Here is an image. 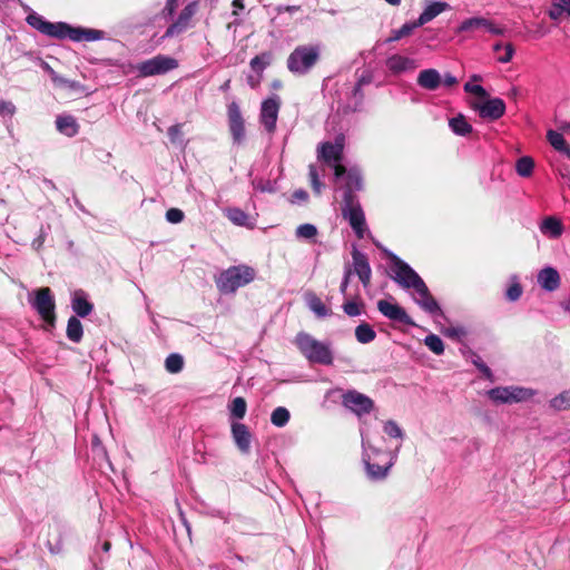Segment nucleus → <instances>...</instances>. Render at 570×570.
<instances>
[{
    "label": "nucleus",
    "mask_w": 570,
    "mask_h": 570,
    "mask_svg": "<svg viewBox=\"0 0 570 570\" xmlns=\"http://www.w3.org/2000/svg\"><path fill=\"white\" fill-rule=\"evenodd\" d=\"M27 22L42 35L57 39L68 38L72 41H96L104 37V31L101 30L71 27L66 22H50L37 13L29 14Z\"/></svg>",
    "instance_id": "obj_1"
},
{
    "label": "nucleus",
    "mask_w": 570,
    "mask_h": 570,
    "mask_svg": "<svg viewBox=\"0 0 570 570\" xmlns=\"http://www.w3.org/2000/svg\"><path fill=\"white\" fill-rule=\"evenodd\" d=\"M256 277V271L245 264L230 266L219 273L215 283L222 294H234L238 288L252 283Z\"/></svg>",
    "instance_id": "obj_2"
},
{
    "label": "nucleus",
    "mask_w": 570,
    "mask_h": 570,
    "mask_svg": "<svg viewBox=\"0 0 570 570\" xmlns=\"http://www.w3.org/2000/svg\"><path fill=\"white\" fill-rule=\"evenodd\" d=\"M295 344L301 353L312 363L330 365L333 355L327 345L315 340L312 335L301 332L295 337Z\"/></svg>",
    "instance_id": "obj_3"
},
{
    "label": "nucleus",
    "mask_w": 570,
    "mask_h": 570,
    "mask_svg": "<svg viewBox=\"0 0 570 570\" xmlns=\"http://www.w3.org/2000/svg\"><path fill=\"white\" fill-rule=\"evenodd\" d=\"M321 49L318 46H298L287 58V68L297 75L307 73L320 60Z\"/></svg>",
    "instance_id": "obj_4"
},
{
    "label": "nucleus",
    "mask_w": 570,
    "mask_h": 570,
    "mask_svg": "<svg viewBox=\"0 0 570 570\" xmlns=\"http://www.w3.org/2000/svg\"><path fill=\"white\" fill-rule=\"evenodd\" d=\"M341 212L343 218L348 222L356 236L358 238H363L366 229V222L357 196H351L350 194L347 196H343Z\"/></svg>",
    "instance_id": "obj_5"
},
{
    "label": "nucleus",
    "mask_w": 570,
    "mask_h": 570,
    "mask_svg": "<svg viewBox=\"0 0 570 570\" xmlns=\"http://www.w3.org/2000/svg\"><path fill=\"white\" fill-rule=\"evenodd\" d=\"M389 258L392 263V271L394 275L392 278L403 288H419L424 281L420 275L404 261L393 253L389 254Z\"/></svg>",
    "instance_id": "obj_6"
},
{
    "label": "nucleus",
    "mask_w": 570,
    "mask_h": 570,
    "mask_svg": "<svg viewBox=\"0 0 570 570\" xmlns=\"http://www.w3.org/2000/svg\"><path fill=\"white\" fill-rule=\"evenodd\" d=\"M36 296L31 303L32 307L37 311L41 320L46 323V328H53L56 326V303L52 292L49 287H41L36 291Z\"/></svg>",
    "instance_id": "obj_7"
},
{
    "label": "nucleus",
    "mask_w": 570,
    "mask_h": 570,
    "mask_svg": "<svg viewBox=\"0 0 570 570\" xmlns=\"http://www.w3.org/2000/svg\"><path fill=\"white\" fill-rule=\"evenodd\" d=\"M533 392L519 386H498L488 391L491 401L498 404H512L527 401L532 397Z\"/></svg>",
    "instance_id": "obj_8"
},
{
    "label": "nucleus",
    "mask_w": 570,
    "mask_h": 570,
    "mask_svg": "<svg viewBox=\"0 0 570 570\" xmlns=\"http://www.w3.org/2000/svg\"><path fill=\"white\" fill-rule=\"evenodd\" d=\"M178 61L171 57L158 55L151 59L142 61L138 65L137 69L142 77L166 73L177 68Z\"/></svg>",
    "instance_id": "obj_9"
},
{
    "label": "nucleus",
    "mask_w": 570,
    "mask_h": 570,
    "mask_svg": "<svg viewBox=\"0 0 570 570\" xmlns=\"http://www.w3.org/2000/svg\"><path fill=\"white\" fill-rule=\"evenodd\" d=\"M342 404L358 416L368 414L374 409L373 400L356 390L345 392Z\"/></svg>",
    "instance_id": "obj_10"
},
{
    "label": "nucleus",
    "mask_w": 570,
    "mask_h": 570,
    "mask_svg": "<svg viewBox=\"0 0 570 570\" xmlns=\"http://www.w3.org/2000/svg\"><path fill=\"white\" fill-rule=\"evenodd\" d=\"M345 138L343 135H337L334 142H322L318 148V159L331 165L332 161L340 163L343 159Z\"/></svg>",
    "instance_id": "obj_11"
},
{
    "label": "nucleus",
    "mask_w": 570,
    "mask_h": 570,
    "mask_svg": "<svg viewBox=\"0 0 570 570\" xmlns=\"http://www.w3.org/2000/svg\"><path fill=\"white\" fill-rule=\"evenodd\" d=\"M228 128L234 142L240 144L245 138V124L240 108L236 101L227 106Z\"/></svg>",
    "instance_id": "obj_12"
},
{
    "label": "nucleus",
    "mask_w": 570,
    "mask_h": 570,
    "mask_svg": "<svg viewBox=\"0 0 570 570\" xmlns=\"http://www.w3.org/2000/svg\"><path fill=\"white\" fill-rule=\"evenodd\" d=\"M279 108L281 100L277 96L271 97L262 102L259 119L268 132H274L276 128Z\"/></svg>",
    "instance_id": "obj_13"
},
{
    "label": "nucleus",
    "mask_w": 570,
    "mask_h": 570,
    "mask_svg": "<svg viewBox=\"0 0 570 570\" xmlns=\"http://www.w3.org/2000/svg\"><path fill=\"white\" fill-rule=\"evenodd\" d=\"M377 309L383 316L393 322L415 326L414 321L410 317L406 311L396 303H392L386 299H380L377 302Z\"/></svg>",
    "instance_id": "obj_14"
},
{
    "label": "nucleus",
    "mask_w": 570,
    "mask_h": 570,
    "mask_svg": "<svg viewBox=\"0 0 570 570\" xmlns=\"http://www.w3.org/2000/svg\"><path fill=\"white\" fill-rule=\"evenodd\" d=\"M197 2L188 3L179 13L177 20L171 23L165 31V37H174L183 33L191 26V19L197 12Z\"/></svg>",
    "instance_id": "obj_15"
},
{
    "label": "nucleus",
    "mask_w": 570,
    "mask_h": 570,
    "mask_svg": "<svg viewBox=\"0 0 570 570\" xmlns=\"http://www.w3.org/2000/svg\"><path fill=\"white\" fill-rule=\"evenodd\" d=\"M473 108L483 119L491 121L500 119L505 112V104L501 98H491L482 104H475Z\"/></svg>",
    "instance_id": "obj_16"
},
{
    "label": "nucleus",
    "mask_w": 570,
    "mask_h": 570,
    "mask_svg": "<svg viewBox=\"0 0 570 570\" xmlns=\"http://www.w3.org/2000/svg\"><path fill=\"white\" fill-rule=\"evenodd\" d=\"M483 29L492 35H503L504 29L495 27L493 22L483 17H474L464 20L458 28V32H469Z\"/></svg>",
    "instance_id": "obj_17"
},
{
    "label": "nucleus",
    "mask_w": 570,
    "mask_h": 570,
    "mask_svg": "<svg viewBox=\"0 0 570 570\" xmlns=\"http://www.w3.org/2000/svg\"><path fill=\"white\" fill-rule=\"evenodd\" d=\"M354 272L358 276L364 287L371 284L372 269L367 256L354 248L352 250Z\"/></svg>",
    "instance_id": "obj_18"
},
{
    "label": "nucleus",
    "mask_w": 570,
    "mask_h": 570,
    "mask_svg": "<svg viewBox=\"0 0 570 570\" xmlns=\"http://www.w3.org/2000/svg\"><path fill=\"white\" fill-rule=\"evenodd\" d=\"M232 436L233 440L237 446V449L243 454H248L250 451V441H252V434L248 430V428L239 422H234L232 424Z\"/></svg>",
    "instance_id": "obj_19"
},
{
    "label": "nucleus",
    "mask_w": 570,
    "mask_h": 570,
    "mask_svg": "<svg viewBox=\"0 0 570 570\" xmlns=\"http://www.w3.org/2000/svg\"><path fill=\"white\" fill-rule=\"evenodd\" d=\"M419 295L416 298V303L428 313L430 314H442V311L435 301V298L430 293L425 283H423L419 288L415 289Z\"/></svg>",
    "instance_id": "obj_20"
},
{
    "label": "nucleus",
    "mask_w": 570,
    "mask_h": 570,
    "mask_svg": "<svg viewBox=\"0 0 570 570\" xmlns=\"http://www.w3.org/2000/svg\"><path fill=\"white\" fill-rule=\"evenodd\" d=\"M417 85L426 90H436L442 83V78L436 69H424L417 76Z\"/></svg>",
    "instance_id": "obj_21"
},
{
    "label": "nucleus",
    "mask_w": 570,
    "mask_h": 570,
    "mask_svg": "<svg viewBox=\"0 0 570 570\" xmlns=\"http://www.w3.org/2000/svg\"><path fill=\"white\" fill-rule=\"evenodd\" d=\"M538 283L543 289L553 292L560 286L559 273L552 267H546L538 274Z\"/></svg>",
    "instance_id": "obj_22"
},
{
    "label": "nucleus",
    "mask_w": 570,
    "mask_h": 570,
    "mask_svg": "<svg viewBox=\"0 0 570 570\" xmlns=\"http://www.w3.org/2000/svg\"><path fill=\"white\" fill-rule=\"evenodd\" d=\"M56 127L60 134L67 137H73L79 131V125L76 118L70 115L58 116L56 119Z\"/></svg>",
    "instance_id": "obj_23"
},
{
    "label": "nucleus",
    "mask_w": 570,
    "mask_h": 570,
    "mask_svg": "<svg viewBox=\"0 0 570 570\" xmlns=\"http://www.w3.org/2000/svg\"><path fill=\"white\" fill-rule=\"evenodd\" d=\"M71 306L73 312L80 317L88 316L94 309V305L87 299L82 291L75 292Z\"/></svg>",
    "instance_id": "obj_24"
},
{
    "label": "nucleus",
    "mask_w": 570,
    "mask_h": 570,
    "mask_svg": "<svg viewBox=\"0 0 570 570\" xmlns=\"http://www.w3.org/2000/svg\"><path fill=\"white\" fill-rule=\"evenodd\" d=\"M449 6L446 2H432L423 10V12L417 18L416 26L421 27L428 23L429 21L433 20L436 16L442 13Z\"/></svg>",
    "instance_id": "obj_25"
},
{
    "label": "nucleus",
    "mask_w": 570,
    "mask_h": 570,
    "mask_svg": "<svg viewBox=\"0 0 570 570\" xmlns=\"http://www.w3.org/2000/svg\"><path fill=\"white\" fill-rule=\"evenodd\" d=\"M547 139L549 144L560 154L570 159V145L566 141L563 135L556 130H548Z\"/></svg>",
    "instance_id": "obj_26"
},
{
    "label": "nucleus",
    "mask_w": 570,
    "mask_h": 570,
    "mask_svg": "<svg viewBox=\"0 0 570 570\" xmlns=\"http://www.w3.org/2000/svg\"><path fill=\"white\" fill-rule=\"evenodd\" d=\"M386 67L393 73H400L407 69L414 68V61L401 55H393L386 60Z\"/></svg>",
    "instance_id": "obj_27"
},
{
    "label": "nucleus",
    "mask_w": 570,
    "mask_h": 570,
    "mask_svg": "<svg viewBox=\"0 0 570 570\" xmlns=\"http://www.w3.org/2000/svg\"><path fill=\"white\" fill-rule=\"evenodd\" d=\"M540 230L542 234L548 235L551 238H557L561 236L563 232V226L559 218L548 216L543 219L540 226Z\"/></svg>",
    "instance_id": "obj_28"
},
{
    "label": "nucleus",
    "mask_w": 570,
    "mask_h": 570,
    "mask_svg": "<svg viewBox=\"0 0 570 570\" xmlns=\"http://www.w3.org/2000/svg\"><path fill=\"white\" fill-rule=\"evenodd\" d=\"M363 185L362 176L355 168L348 169L343 196H356L355 191L361 190Z\"/></svg>",
    "instance_id": "obj_29"
},
{
    "label": "nucleus",
    "mask_w": 570,
    "mask_h": 570,
    "mask_svg": "<svg viewBox=\"0 0 570 570\" xmlns=\"http://www.w3.org/2000/svg\"><path fill=\"white\" fill-rule=\"evenodd\" d=\"M66 334L67 337L73 343H79L82 340L83 327L81 322L76 316H71L68 320Z\"/></svg>",
    "instance_id": "obj_30"
},
{
    "label": "nucleus",
    "mask_w": 570,
    "mask_h": 570,
    "mask_svg": "<svg viewBox=\"0 0 570 570\" xmlns=\"http://www.w3.org/2000/svg\"><path fill=\"white\" fill-rule=\"evenodd\" d=\"M449 126L452 131L459 136H466L468 134L472 132V126L468 122L463 115H458L456 117L451 118Z\"/></svg>",
    "instance_id": "obj_31"
},
{
    "label": "nucleus",
    "mask_w": 570,
    "mask_h": 570,
    "mask_svg": "<svg viewBox=\"0 0 570 570\" xmlns=\"http://www.w3.org/2000/svg\"><path fill=\"white\" fill-rule=\"evenodd\" d=\"M272 52L269 51H265V52H262L261 55H257L255 56L249 65H250V68L253 69V71H255L259 77H262V73L264 71V69L271 65L272 62Z\"/></svg>",
    "instance_id": "obj_32"
},
{
    "label": "nucleus",
    "mask_w": 570,
    "mask_h": 570,
    "mask_svg": "<svg viewBox=\"0 0 570 570\" xmlns=\"http://www.w3.org/2000/svg\"><path fill=\"white\" fill-rule=\"evenodd\" d=\"M355 337L362 344L371 343L375 340L376 333L367 323H361L355 327Z\"/></svg>",
    "instance_id": "obj_33"
},
{
    "label": "nucleus",
    "mask_w": 570,
    "mask_h": 570,
    "mask_svg": "<svg viewBox=\"0 0 570 570\" xmlns=\"http://www.w3.org/2000/svg\"><path fill=\"white\" fill-rule=\"evenodd\" d=\"M392 465V460H390L385 465L366 462V470L371 479L382 480L387 475Z\"/></svg>",
    "instance_id": "obj_34"
},
{
    "label": "nucleus",
    "mask_w": 570,
    "mask_h": 570,
    "mask_svg": "<svg viewBox=\"0 0 570 570\" xmlns=\"http://www.w3.org/2000/svg\"><path fill=\"white\" fill-rule=\"evenodd\" d=\"M534 161L529 156H523L517 160L515 170L521 177H530L533 173Z\"/></svg>",
    "instance_id": "obj_35"
},
{
    "label": "nucleus",
    "mask_w": 570,
    "mask_h": 570,
    "mask_svg": "<svg viewBox=\"0 0 570 570\" xmlns=\"http://www.w3.org/2000/svg\"><path fill=\"white\" fill-rule=\"evenodd\" d=\"M291 419L289 411L286 407H276L271 415V422L277 428L285 426Z\"/></svg>",
    "instance_id": "obj_36"
},
{
    "label": "nucleus",
    "mask_w": 570,
    "mask_h": 570,
    "mask_svg": "<svg viewBox=\"0 0 570 570\" xmlns=\"http://www.w3.org/2000/svg\"><path fill=\"white\" fill-rule=\"evenodd\" d=\"M184 367V358L180 354L173 353L165 360V368L171 374L179 373Z\"/></svg>",
    "instance_id": "obj_37"
},
{
    "label": "nucleus",
    "mask_w": 570,
    "mask_h": 570,
    "mask_svg": "<svg viewBox=\"0 0 570 570\" xmlns=\"http://www.w3.org/2000/svg\"><path fill=\"white\" fill-rule=\"evenodd\" d=\"M308 306L318 317H325L331 314L330 308H327L322 299L315 294L309 295Z\"/></svg>",
    "instance_id": "obj_38"
},
{
    "label": "nucleus",
    "mask_w": 570,
    "mask_h": 570,
    "mask_svg": "<svg viewBox=\"0 0 570 570\" xmlns=\"http://www.w3.org/2000/svg\"><path fill=\"white\" fill-rule=\"evenodd\" d=\"M247 410L246 400L242 396L235 397L229 406L230 415L237 420H242Z\"/></svg>",
    "instance_id": "obj_39"
},
{
    "label": "nucleus",
    "mask_w": 570,
    "mask_h": 570,
    "mask_svg": "<svg viewBox=\"0 0 570 570\" xmlns=\"http://www.w3.org/2000/svg\"><path fill=\"white\" fill-rule=\"evenodd\" d=\"M419 27L420 26H416V20L413 22L404 23L400 29L392 32V36L387 39V41H397L403 37H407L413 32L414 29Z\"/></svg>",
    "instance_id": "obj_40"
},
{
    "label": "nucleus",
    "mask_w": 570,
    "mask_h": 570,
    "mask_svg": "<svg viewBox=\"0 0 570 570\" xmlns=\"http://www.w3.org/2000/svg\"><path fill=\"white\" fill-rule=\"evenodd\" d=\"M424 344L436 355H441L444 352L443 341L435 334H430L425 337Z\"/></svg>",
    "instance_id": "obj_41"
},
{
    "label": "nucleus",
    "mask_w": 570,
    "mask_h": 570,
    "mask_svg": "<svg viewBox=\"0 0 570 570\" xmlns=\"http://www.w3.org/2000/svg\"><path fill=\"white\" fill-rule=\"evenodd\" d=\"M308 177L311 187L314 190L316 195H320L322 193L323 183L320 180L317 168L315 165L311 164L308 166Z\"/></svg>",
    "instance_id": "obj_42"
},
{
    "label": "nucleus",
    "mask_w": 570,
    "mask_h": 570,
    "mask_svg": "<svg viewBox=\"0 0 570 570\" xmlns=\"http://www.w3.org/2000/svg\"><path fill=\"white\" fill-rule=\"evenodd\" d=\"M227 217L230 222L238 226H244L248 219V216L245 212L239 208H230L227 210Z\"/></svg>",
    "instance_id": "obj_43"
},
{
    "label": "nucleus",
    "mask_w": 570,
    "mask_h": 570,
    "mask_svg": "<svg viewBox=\"0 0 570 570\" xmlns=\"http://www.w3.org/2000/svg\"><path fill=\"white\" fill-rule=\"evenodd\" d=\"M343 311L348 316H358L362 314L364 304L355 301H348L343 304Z\"/></svg>",
    "instance_id": "obj_44"
},
{
    "label": "nucleus",
    "mask_w": 570,
    "mask_h": 570,
    "mask_svg": "<svg viewBox=\"0 0 570 570\" xmlns=\"http://www.w3.org/2000/svg\"><path fill=\"white\" fill-rule=\"evenodd\" d=\"M297 237L311 239L317 235V228L312 224L299 225L296 229Z\"/></svg>",
    "instance_id": "obj_45"
},
{
    "label": "nucleus",
    "mask_w": 570,
    "mask_h": 570,
    "mask_svg": "<svg viewBox=\"0 0 570 570\" xmlns=\"http://www.w3.org/2000/svg\"><path fill=\"white\" fill-rule=\"evenodd\" d=\"M183 124H175L168 128V137L173 144L183 141Z\"/></svg>",
    "instance_id": "obj_46"
},
{
    "label": "nucleus",
    "mask_w": 570,
    "mask_h": 570,
    "mask_svg": "<svg viewBox=\"0 0 570 570\" xmlns=\"http://www.w3.org/2000/svg\"><path fill=\"white\" fill-rule=\"evenodd\" d=\"M551 405L557 410H567L570 407L569 393H561L551 401Z\"/></svg>",
    "instance_id": "obj_47"
},
{
    "label": "nucleus",
    "mask_w": 570,
    "mask_h": 570,
    "mask_svg": "<svg viewBox=\"0 0 570 570\" xmlns=\"http://www.w3.org/2000/svg\"><path fill=\"white\" fill-rule=\"evenodd\" d=\"M46 546L48 547L49 551L51 553H58L61 551L62 549V541H61V535L59 533V531L56 529L55 530V538L53 540H51L50 538L47 539V542H46Z\"/></svg>",
    "instance_id": "obj_48"
},
{
    "label": "nucleus",
    "mask_w": 570,
    "mask_h": 570,
    "mask_svg": "<svg viewBox=\"0 0 570 570\" xmlns=\"http://www.w3.org/2000/svg\"><path fill=\"white\" fill-rule=\"evenodd\" d=\"M522 292V286L519 283H513L508 287L505 297L510 302H515L521 297Z\"/></svg>",
    "instance_id": "obj_49"
},
{
    "label": "nucleus",
    "mask_w": 570,
    "mask_h": 570,
    "mask_svg": "<svg viewBox=\"0 0 570 570\" xmlns=\"http://www.w3.org/2000/svg\"><path fill=\"white\" fill-rule=\"evenodd\" d=\"M384 432L391 438H403V432L396 422L390 420L384 425Z\"/></svg>",
    "instance_id": "obj_50"
},
{
    "label": "nucleus",
    "mask_w": 570,
    "mask_h": 570,
    "mask_svg": "<svg viewBox=\"0 0 570 570\" xmlns=\"http://www.w3.org/2000/svg\"><path fill=\"white\" fill-rule=\"evenodd\" d=\"M17 111L16 106L10 100H0V117H12Z\"/></svg>",
    "instance_id": "obj_51"
},
{
    "label": "nucleus",
    "mask_w": 570,
    "mask_h": 570,
    "mask_svg": "<svg viewBox=\"0 0 570 570\" xmlns=\"http://www.w3.org/2000/svg\"><path fill=\"white\" fill-rule=\"evenodd\" d=\"M464 90L469 94H473L480 98H487L488 97V92L487 90L480 86V85H473L471 82H466L464 85Z\"/></svg>",
    "instance_id": "obj_52"
},
{
    "label": "nucleus",
    "mask_w": 570,
    "mask_h": 570,
    "mask_svg": "<svg viewBox=\"0 0 570 570\" xmlns=\"http://www.w3.org/2000/svg\"><path fill=\"white\" fill-rule=\"evenodd\" d=\"M184 217H185V215H184L183 210H180L178 208H170L166 212V219L173 224L180 223L184 219Z\"/></svg>",
    "instance_id": "obj_53"
},
{
    "label": "nucleus",
    "mask_w": 570,
    "mask_h": 570,
    "mask_svg": "<svg viewBox=\"0 0 570 570\" xmlns=\"http://www.w3.org/2000/svg\"><path fill=\"white\" fill-rule=\"evenodd\" d=\"M514 55V47L512 43H507L504 46V53L498 57V61L501 63H508L512 60Z\"/></svg>",
    "instance_id": "obj_54"
},
{
    "label": "nucleus",
    "mask_w": 570,
    "mask_h": 570,
    "mask_svg": "<svg viewBox=\"0 0 570 570\" xmlns=\"http://www.w3.org/2000/svg\"><path fill=\"white\" fill-rule=\"evenodd\" d=\"M557 4H558V1L557 0H552L551 9L548 11V16L552 20H559L562 17V14L564 13L563 9H561Z\"/></svg>",
    "instance_id": "obj_55"
},
{
    "label": "nucleus",
    "mask_w": 570,
    "mask_h": 570,
    "mask_svg": "<svg viewBox=\"0 0 570 570\" xmlns=\"http://www.w3.org/2000/svg\"><path fill=\"white\" fill-rule=\"evenodd\" d=\"M308 200V194L304 189H297L292 194L291 203L295 204L297 202H307Z\"/></svg>",
    "instance_id": "obj_56"
},
{
    "label": "nucleus",
    "mask_w": 570,
    "mask_h": 570,
    "mask_svg": "<svg viewBox=\"0 0 570 570\" xmlns=\"http://www.w3.org/2000/svg\"><path fill=\"white\" fill-rule=\"evenodd\" d=\"M445 335L453 338H460L465 335V331L462 327H450L445 331Z\"/></svg>",
    "instance_id": "obj_57"
},
{
    "label": "nucleus",
    "mask_w": 570,
    "mask_h": 570,
    "mask_svg": "<svg viewBox=\"0 0 570 570\" xmlns=\"http://www.w3.org/2000/svg\"><path fill=\"white\" fill-rule=\"evenodd\" d=\"M351 275H352V269L351 268H346L345 271V274H344V278L341 283V286H340V292L345 295L346 294V291H347V286H348V283H350V278H351Z\"/></svg>",
    "instance_id": "obj_58"
},
{
    "label": "nucleus",
    "mask_w": 570,
    "mask_h": 570,
    "mask_svg": "<svg viewBox=\"0 0 570 570\" xmlns=\"http://www.w3.org/2000/svg\"><path fill=\"white\" fill-rule=\"evenodd\" d=\"M45 240H46V234H45L43 229L41 228L40 234L32 242V247L36 250H39L43 246Z\"/></svg>",
    "instance_id": "obj_59"
},
{
    "label": "nucleus",
    "mask_w": 570,
    "mask_h": 570,
    "mask_svg": "<svg viewBox=\"0 0 570 570\" xmlns=\"http://www.w3.org/2000/svg\"><path fill=\"white\" fill-rule=\"evenodd\" d=\"M275 10L278 14L283 12L294 13L301 11V6H278Z\"/></svg>",
    "instance_id": "obj_60"
},
{
    "label": "nucleus",
    "mask_w": 570,
    "mask_h": 570,
    "mask_svg": "<svg viewBox=\"0 0 570 570\" xmlns=\"http://www.w3.org/2000/svg\"><path fill=\"white\" fill-rule=\"evenodd\" d=\"M334 176L335 178H341L343 176H347L348 170L346 167L340 163H336L334 166Z\"/></svg>",
    "instance_id": "obj_61"
},
{
    "label": "nucleus",
    "mask_w": 570,
    "mask_h": 570,
    "mask_svg": "<svg viewBox=\"0 0 570 570\" xmlns=\"http://www.w3.org/2000/svg\"><path fill=\"white\" fill-rule=\"evenodd\" d=\"M442 82L446 87H453L458 83V79L452 76L451 73H446L444 78L442 79Z\"/></svg>",
    "instance_id": "obj_62"
},
{
    "label": "nucleus",
    "mask_w": 570,
    "mask_h": 570,
    "mask_svg": "<svg viewBox=\"0 0 570 570\" xmlns=\"http://www.w3.org/2000/svg\"><path fill=\"white\" fill-rule=\"evenodd\" d=\"M232 6L234 8L232 14L238 16V10H243L245 8L244 0H233Z\"/></svg>",
    "instance_id": "obj_63"
},
{
    "label": "nucleus",
    "mask_w": 570,
    "mask_h": 570,
    "mask_svg": "<svg viewBox=\"0 0 570 570\" xmlns=\"http://www.w3.org/2000/svg\"><path fill=\"white\" fill-rule=\"evenodd\" d=\"M558 4L561 9H563V12L567 13L570 17V0H557Z\"/></svg>",
    "instance_id": "obj_64"
}]
</instances>
